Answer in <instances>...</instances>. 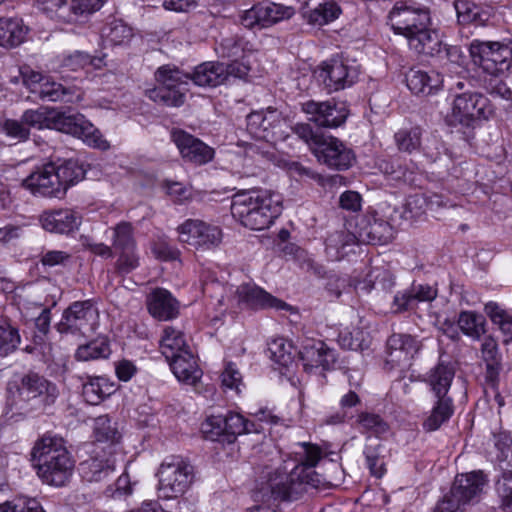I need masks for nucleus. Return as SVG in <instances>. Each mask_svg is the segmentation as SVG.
I'll return each mask as SVG.
<instances>
[{
  "label": "nucleus",
  "mask_w": 512,
  "mask_h": 512,
  "mask_svg": "<svg viewBox=\"0 0 512 512\" xmlns=\"http://www.w3.org/2000/svg\"><path fill=\"white\" fill-rule=\"evenodd\" d=\"M454 8L460 24L485 25L492 17V8L483 7L471 0H455Z\"/></svg>",
  "instance_id": "33"
},
{
  "label": "nucleus",
  "mask_w": 512,
  "mask_h": 512,
  "mask_svg": "<svg viewBox=\"0 0 512 512\" xmlns=\"http://www.w3.org/2000/svg\"><path fill=\"white\" fill-rule=\"evenodd\" d=\"M495 459L500 463L512 464V436L509 432L493 433Z\"/></svg>",
  "instance_id": "49"
},
{
  "label": "nucleus",
  "mask_w": 512,
  "mask_h": 512,
  "mask_svg": "<svg viewBox=\"0 0 512 512\" xmlns=\"http://www.w3.org/2000/svg\"><path fill=\"white\" fill-rule=\"evenodd\" d=\"M18 392L22 399L40 398L44 405L54 403L58 395L56 386L36 373H29L22 378Z\"/></svg>",
  "instance_id": "24"
},
{
  "label": "nucleus",
  "mask_w": 512,
  "mask_h": 512,
  "mask_svg": "<svg viewBox=\"0 0 512 512\" xmlns=\"http://www.w3.org/2000/svg\"><path fill=\"white\" fill-rule=\"evenodd\" d=\"M245 419L238 413L212 415L202 425L205 437L212 441L233 443L238 435L244 434Z\"/></svg>",
  "instance_id": "12"
},
{
  "label": "nucleus",
  "mask_w": 512,
  "mask_h": 512,
  "mask_svg": "<svg viewBox=\"0 0 512 512\" xmlns=\"http://www.w3.org/2000/svg\"><path fill=\"white\" fill-rule=\"evenodd\" d=\"M34 94L42 100L56 102H72V92L69 88L64 87L62 84L54 82L46 78L38 89H33Z\"/></svg>",
  "instance_id": "41"
},
{
  "label": "nucleus",
  "mask_w": 512,
  "mask_h": 512,
  "mask_svg": "<svg viewBox=\"0 0 512 512\" xmlns=\"http://www.w3.org/2000/svg\"><path fill=\"white\" fill-rule=\"evenodd\" d=\"M297 464L290 473H281L278 470L267 473V480L261 483L255 493V505L259 512H280L282 502L296 501L308 492L309 488H316L320 484L318 474L314 468L323 457L322 449L311 443H298L293 452Z\"/></svg>",
  "instance_id": "1"
},
{
  "label": "nucleus",
  "mask_w": 512,
  "mask_h": 512,
  "mask_svg": "<svg viewBox=\"0 0 512 512\" xmlns=\"http://www.w3.org/2000/svg\"><path fill=\"white\" fill-rule=\"evenodd\" d=\"M339 205L344 210L358 212L362 206V197L356 191H345L340 195Z\"/></svg>",
  "instance_id": "58"
},
{
  "label": "nucleus",
  "mask_w": 512,
  "mask_h": 512,
  "mask_svg": "<svg viewBox=\"0 0 512 512\" xmlns=\"http://www.w3.org/2000/svg\"><path fill=\"white\" fill-rule=\"evenodd\" d=\"M221 382L225 388L239 392V387L242 384V376L235 364L231 362L227 363L221 374Z\"/></svg>",
  "instance_id": "55"
},
{
  "label": "nucleus",
  "mask_w": 512,
  "mask_h": 512,
  "mask_svg": "<svg viewBox=\"0 0 512 512\" xmlns=\"http://www.w3.org/2000/svg\"><path fill=\"white\" fill-rule=\"evenodd\" d=\"M437 296V290L430 285L413 284L409 290L398 292L394 296L395 312H402L416 307L418 302L432 301Z\"/></svg>",
  "instance_id": "31"
},
{
  "label": "nucleus",
  "mask_w": 512,
  "mask_h": 512,
  "mask_svg": "<svg viewBox=\"0 0 512 512\" xmlns=\"http://www.w3.org/2000/svg\"><path fill=\"white\" fill-rule=\"evenodd\" d=\"M132 37V28L119 19L107 22L101 29V39L105 47L126 45Z\"/></svg>",
  "instance_id": "36"
},
{
  "label": "nucleus",
  "mask_w": 512,
  "mask_h": 512,
  "mask_svg": "<svg viewBox=\"0 0 512 512\" xmlns=\"http://www.w3.org/2000/svg\"><path fill=\"white\" fill-rule=\"evenodd\" d=\"M29 28L20 18H0V46L16 47L26 38Z\"/></svg>",
  "instance_id": "35"
},
{
  "label": "nucleus",
  "mask_w": 512,
  "mask_h": 512,
  "mask_svg": "<svg viewBox=\"0 0 512 512\" xmlns=\"http://www.w3.org/2000/svg\"><path fill=\"white\" fill-rule=\"evenodd\" d=\"M117 261V269L120 273H130L136 267H138V257L135 254V250L121 251Z\"/></svg>",
  "instance_id": "60"
},
{
  "label": "nucleus",
  "mask_w": 512,
  "mask_h": 512,
  "mask_svg": "<svg viewBox=\"0 0 512 512\" xmlns=\"http://www.w3.org/2000/svg\"><path fill=\"white\" fill-rule=\"evenodd\" d=\"M175 377L186 385L195 386L202 377V370L192 352L184 351L168 360Z\"/></svg>",
  "instance_id": "29"
},
{
  "label": "nucleus",
  "mask_w": 512,
  "mask_h": 512,
  "mask_svg": "<svg viewBox=\"0 0 512 512\" xmlns=\"http://www.w3.org/2000/svg\"><path fill=\"white\" fill-rule=\"evenodd\" d=\"M55 173L61 188H63V197L72 185L84 178L85 171L78 161L69 159L62 162H54Z\"/></svg>",
  "instance_id": "37"
},
{
  "label": "nucleus",
  "mask_w": 512,
  "mask_h": 512,
  "mask_svg": "<svg viewBox=\"0 0 512 512\" xmlns=\"http://www.w3.org/2000/svg\"><path fill=\"white\" fill-rule=\"evenodd\" d=\"M313 154L319 162L336 170L350 168L355 160L353 151L333 136H324L315 142Z\"/></svg>",
  "instance_id": "15"
},
{
  "label": "nucleus",
  "mask_w": 512,
  "mask_h": 512,
  "mask_svg": "<svg viewBox=\"0 0 512 512\" xmlns=\"http://www.w3.org/2000/svg\"><path fill=\"white\" fill-rule=\"evenodd\" d=\"M19 343L18 330L10 324H0V357H5L15 351Z\"/></svg>",
  "instance_id": "51"
},
{
  "label": "nucleus",
  "mask_w": 512,
  "mask_h": 512,
  "mask_svg": "<svg viewBox=\"0 0 512 512\" xmlns=\"http://www.w3.org/2000/svg\"><path fill=\"white\" fill-rule=\"evenodd\" d=\"M112 248L116 252L135 250L133 227L129 222H120L113 228Z\"/></svg>",
  "instance_id": "45"
},
{
  "label": "nucleus",
  "mask_w": 512,
  "mask_h": 512,
  "mask_svg": "<svg viewBox=\"0 0 512 512\" xmlns=\"http://www.w3.org/2000/svg\"><path fill=\"white\" fill-rule=\"evenodd\" d=\"M50 128L82 139L87 145L101 150L109 149V142L82 114L51 110Z\"/></svg>",
  "instance_id": "8"
},
{
  "label": "nucleus",
  "mask_w": 512,
  "mask_h": 512,
  "mask_svg": "<svg viewBox=\"0 0 512 512\" xmlns=\"http://www.w3.org/2000/svg\"><path fill=\"white\" fill-rule=\"evenodd\" d=\"M40 223L46 231L65 234L79 227L81 216L70 209L45 211L40 216Z\"/></svg>",
  "instance_id": "25"
},
{
  "label": "nucleus",
  "mask_w": 512,
  "mask_h": 512,
  "mask_svg": "<svg viewBox=\"0 0 512 512\" xmlns=\"http://www.w3.org/2000/svg\"><path fill=\"white\" fill-rule=\"evenodd\" d=\"M177 231L179 241L186 243L196 250H211L222 241V231L218 226L197 219H188L181 224Z\"/></svg>",
  "instance_id": "11"
},
{
  "label": "nucleus",
  "mask_w": 512,
  "mask_h": 512,
  "mask_svg": "<svg viewBox=\"0 0 512 512\" xmlns=\"http://www.w3.org/2000/svg\"><path fill=\"white\" fill-rule=\"evenodd\" d=\"M493 114L489 99L479 92H463L455 96L452 117L460 124L469 126L475 120H487Z\"/></svg>",
  "instance_id": "10"
},
{
  "label": "nucleus",
  "mask_w": 512,
  "mask_h": 512,
  "mask_svg": "<svg viewBox=\"0 0 512 512\" xmlns=\"http://www.w3.org/2000/svg\"><path fill=\"white\" fill-rule=\"evenodd\" d=\"M340 13L341 9L335 2H326L319 4L310 12L309 21L314 24L324 25L338 18Z\"/></svg>",
  "instance_id": "50"
},
{
  "label": "nucleus",
  "mask_w": 512,
  "mask_h": 512,
  "mask_svg": "<svg viewBox=\"0 0 512 512\" xmlns=\"http://www.w3.org/2000/svg\"><path fill=\"white\" fill-rule=\"evenodd\" d=\"M147 307L149 313L161 321L173 319L179 313L177 300L163 288H156L148 295Z\"/></svg>",
  "instance_id": "27"
},
{
  "label": "nucleus",
  "mask_w": 512,
  "mask_h": 512,
  "mask_svg": "<svg viewBox=\"0 0 512 512\" xmlns=\"http://www.w3.org/2000/svg\"><path fill=\"white\" fill-rule=\"evenodd\" d=\"M2 131L12 139L22 142L28 139L29 129L25 126L23 121L7 119L2 124Z\"/></svg>",
  "instance_id": "54"
},
{
  "label": "nucleus",
  "mask_w": 512,
  "mask_h": 512,
  "mask_svg": "<svg viewBox=\"0 0 512 512\" xmlns=\"http://www.w3.org/2000/svg\"><path fill=\"white\" fill-rule=\"evenodd\" d=\"M25 126L38 129L50 128L51 110L39 108L35 110H26L21 117Z\"/></svg>",
  "instance_id": "52"
},
{
  "label": "nucleus",
  "mask_w": 512,
  "mask_h": 512,
  "mask_svg": "<svg viewBox=\"0 0 512 512\" xmlns=\"http://www.w3.org/2000/svg\"><path fill=\"white\" fill-rule=\"evenodd\" d=\"M383 450L384 447L381 443L370 437L367 439V444L364 448L367 466L371 474L378 478L382 477L385 473L384 462L382 461Z\"/></svg>",
  "instance_id": "43"
},
{
  "label": "nucleus",
  "mask_w": 512,
  "mask_h": 512,
  "mask_svg": "<svg viewBox=\"0 0 512 512\" xmlns=\"http://www.w3.org/2000/svg\"><path fill=\"white\" fill-rule=\"evenodd\" d=\"M275 121L279 123L277 110L252 112L247 116V130L255 139L263 140L262 136L268 131L271 132V126Z\"/></svg>",
  "instance_id": "38"
},
{
  "label": "nucleus",
  "mask_w": 512,
  "mask_h": 512,
  "mask_svg": "<svg viewBox=\"0 0 512 512\" xmlns=\"http://www.w3.org/2000/svg\"><path fill=\"white\" fill-rule=\"evenodd\" d=\"M241 23L246 28L252 29L255 27H262V13L260 11V3L254 5L252 8L246 10L241 16Z\"/></svg>",
  "instance_id": "63"
},
{
  "label": "nucleus",
  "mask_w": 512,
  "mask_h": 512,
  "mask_svg": "<svg viewBox=\"0 0 512 512\" xmlns=\"http://www.w3.org/2000/svg\"><path fill=\"white\" fill-rule=\"evenodd\" d=\"M260 11L262 13L263 28L270 27L294 15V9L292 7L275 2H260Z\"/></svg>",
  "instance_id": "40"
},
{
  "label": "nucleus",
  "mask_w": 512,
  "mask_h": 512,
  "mask_svg": "<svg viewBox=\"0 0 512 512\" xmlns=\"http://www.w3.org/2000/svg\"><path fill=\"white\" fill-rule=\"evenodd\" d=\"M93 434L98 442L114 444L119 442L121 434L108 415H101L94 420Z\"/></svg>",
  "instance_id": "42"
},
{
  "label": "nucleus",
  "mask_w": 512,
  "mask_h": 512,
  "mask_svg": "<svg viewBox=\"0 0 512 512\" xmlns=\"http://www.w3.org/2000/svg\"><path fill=\"white\" fill-rule=\"evenodd\" d=\"M171 139L187 162L204 165L214 158L215 151L212 147L182 129H173Z\"/></svg>",
  "instance_id": "20"
},
{
  "label": "nucleus",
  "mask_w": 512,
  "mask_h": 512,
  "mask_svg": "<svg viewBox=\"0 0 512 512\" xmlns=\"http://www.w3.org/2000/svg\"><path fill=\"white\" fill-rule=\"evenodd\" d=\"M354 238L362 243L384 245L392 240L393 229L388 222L381 219L363 220Z\"/></svg>",
  "instance_id": "30"
},
{
  "label": "nucleus",
  "mask_w": 512,
  "mask_h": 512,
  "mask_svg": "<svg viewBox=\"0 0 512 512\" xmlns=\"http://www.w3.org/2000/svg\"><path fill=\"white\" fill-rule=\"evenodd\" d=\"M455 375L451 363L440 361L428 374V384L437 398L431 414L424 421L423 428L426 431H435L447 422L454 413L452 398L447 396Z\"/></svg>",
  "instance_id": "4"
},
{
  "label": "nucleus",
  "mask_w": 512,
  "mask_h": 512,
  "mask_svg": "<svg viewBox=\"0 0 512 512\" xmlns=\"http://www.w3.org/2000/svg\"><path fill=\"white\" fill-rule=\"evenodd\" d=\"M469 52L473 63L489 75L512 73V41L473 40Z\"/></svg>",
  "instance_id": "6"
},
{
  "label": "nucleus",
  "mask_w": 512,
  "mask_h": 512,
  "mask_svg": "<svg viewBox=\"0 0 512 512\" xmlns=\"http://www.w3.org/2000/svg\"><path fill=\"white\" fill-rule=\"evenodd\" d=\"M20 75L22 77L23 84L27 86L33 93V89H38L40 84L46 79L40 72L34 71L29 66H23L20 68Z\"/></svg>",
  "instance_id": "61"
},
{
  "label": "nucleus",
  "mask_w": 512,
  "mask_h": 512,
  "mask_svg": "<svg viewBox=\"0 0 512 512\" xmlns=\"http://www.w3.org/2000/svg\"><path fill=\"white\" fill-rule=\"evenodd\" d=\"M497 492L503 508L512 511V475H504L503 479L497 482Z\"/></svg>",
  "instance_id": "57"
},
{
  "label": "nucleus",
  "mask_w": 512,
  "mask_h": 512,
  "mask_svg": "<svg viewBox=\"0 0 512 512\" xmlns=\"http://www.w3.org/2000/svg\"><path fill=\"white\" fill-rule=\"evenodd\" d=\"M461 331L473 338H479L484 333V318L474 312L463 311L458 318Z\"/></svg>",
  "instance_id": "48"
},
{
  "label": "nucleus",
  "mask_w": 512,
  "mask_h": 512,
  "mask_svg": "<svg viewBox=\"0 0 512 512\" xmlns=\"http://www.w3.org/2000/svg\"><path fill=\"white\" fill-rule=\"evenodd\" d=\"M281 194L268 189L238 191L232 197L231 214L241 225L251 230L269 228L283 210Z\"/></svg>",
  "instance_id": "2"
},
{
  "label": "nucleus",
  "mask_w": 512,
  "mask_h": 512,
  "mask_svg": "<svg viewBox=\"0 0 512 512\" xmlns=\"http://www.w3.org/2000/svg\"><path fill=\"white\" fill-rule=\"evenodd\" d=\"M422 130L420 127L402 128L394 135L398 150L412 153L421 147Z\"/></svg>",
  "instance_id": "44"
},
{
  "label": "nucleus",
  "mask_w": 512,
  "mask_h": 512,
  "mask_svg": "<svg viewBox=\"0 0 512 512\" xmlns=\"http://www.w3.org/2000/svg\"><path fill=\"white\" fill-rule=\"evenodd\" d=\"M391 28L396 34L406 39L411 37L425 25H431L430 13L427 9H415L407 6H394L388 15Z\"/></svg>",
  "instance_id": "17"
},
{
  "label": "nucleus",
  "mask_w": 512,
  "mask_h": 512,
  "mask_svg": "<svg viewBox=\"0 0 512 512\" xmlns=\"http://www.w3.org/2000/svg\"><path fill=\"white\" fill-rule=\"evenodd\" d=\"M59 183L54 162H49L37 167L23 180L22 185L33 195L61 199L63 198V188Z\"/></svg>",
  "instance_id": "19"
},
{
  "label": "nucleus",
  "mask_w": 512,
  "mask_h": 512,
  "mask_svg": "<svg viewBox=\"0 0 512 512\" xmlns=\"http://www.w3.org/2000/svg\"><path fill=\"white\" fill-rule=\"evenodd\" d=\"M160 496L165 499L183 495L194 482V467L181 457L166 459L158 470Z\"/></svg>",
  "instance_id": "7"
},
{
  "label": "nucleus",
  "mask_w": 512,
  "mask_h": 512,
  "mask_svg": "<svg viewBox=\"0 0 512 512\" xmlns=\"http://www.w3.org/2000/svg\"><path fill=\"white\" fill-rule=\"evenodd\" d=\"M299 356L306 371L322 367L329 370L336 361L335 353L323 341L304 338L301 341Z\"/></svg>",
  "instance_id": "23"
},
{
  "label": "nucleus",
  "mask_w": 512,
  "mask_h": 512,
  "mask_svg": "<svg viewBox=\"0 0 512 512\" xmlns=\"http://www.w3.org/2000/svg\"><path fill=\"white\" fill-rule=\"evenodd\" d=\"M358 76L357 66L350 64L348 60L337 58L324 62L318 70L319 79L330 92L352 86Z\"/></svg>",
  "instance_id": "13"
},
{
  "label": "nucleus",
  "mask_w": 512,
  "mask_h": 512,
  "mask_svg": "<svg viewBox=\"0 0 512 512\" xmlns=\"http://www.w3.org/2000/svg\"><path fill=\"white\" fill-rule=\"evenodd\" d=\"M79 470L83 479L88 482H102L114 477L115 458L113 452L110 451L105 457L97 455L83 461L80 463Z\"/></svg>",
  "instance_id": "28"
},
{
  "label": "nucleus",
  "mask_w": 512,
  "mask_h": 512,
  "mask_svg": "<svg viewBox=\"0 0 512 512\" xmlns=\"http://www.w3.org/2000/svg\"><path fill=\"white\" fill-rule=\"evenodd\" d=\"M482 357L486 362V366L488 369H491L496 366L497 364V355H498V348L496 341L491 338L487 337L484 339L482 343Z\"/></svg>",
  "instance_id": "62"
},
{
  "label": "nucleus",
  "mask_w": 512,
  "mask_h": 512,
  "mask_svg": "<svg viewBox=\"0 0 512 512\" xmlns=\"http://www.w3.org/2000/svg\"><path fill=\"white\" fill-rule=\"evenodd\" d=\"M71 261V254L62 250L43 251L40 257V263L44 267H66Z\"/></svg>",
  "instance_id": "53"
},
{
  "label": "nucleus",
  "mask_w": 512,
  "mask_h": 512,
  "mask_svg": "<svg viewBox=\"0 0 512 512\" xmlns=\"http://www.w3.org/2000/svg\"><path fill=\"white\" fill-rule=\"evenodd\" d=\"M236 296L239 304L252 309H268L290 311L292 307L286 302L274 297L261 287L244 283L237 287Z\"/></svg>",
  "instance_id": "22"
},
{
  "label": "nucleus",
  "mask_w": 512,
  "mask_h": 512,
  "mask_svg": "<svg viewBox=\"0 0 512 512\" xmlns=\"http://www.w3.org/2000/svg\"><path fill=\"white\" fill-rule=\"evenodd\" d=\"M292 131L303 141H305L313 151V147H315V142L322 139L324 136L317 135L310 124L308 123H297L292 127Z\"/></svg>",
  "instance_id": "59"
},
{
  "label": "nucleus",
  "mask_w": 512,
  "mask_h": 512,
  "mask_svg": "<svg viewBox=\"0 0 512 512\" xmlns=\"http://www.w3.org/2000/svg\"><path fill=\"white\" fill-rule=\"evenodd\" d=\"M110 352L109 344L105 339H96L80 346L76 351L75 357L80 361H89L107 358Z\"/></svg>",
  "instance_id": "46"
},
{
  "label": "nucleus",
  "mask_w": 512,
  "mask_h": 512,
  "mask_svg": "<svg viewBox=\"0 0 512 512\" xmlns=\"http://www.w3.org/2000/svg\"><path fill=\"white\" fill-rule=\"evenodd\" d=\"M485 482L486 480L481 471L458 475L450 492L442 500L456 502L458 512H462V506L481 493Z\"/></svg>",
  "instance_id": "21"
},
{
  "label": "nucleus",
  "mask_w": 512,
  "mask_h": 512,
  "mask_svg": "<svg viewBox=\"0 0 512 512\" xmlns=\"http://www.w3.org/2000/svg\"><path fill=\"white\" fill-rule=\"evenodd\" d=\"M426 193H415L410 195L406 200V211H408L412 217H417L424 214L427 211Z\"/></svg>",
  "instance_id": "56"
},
{
  "label": "nucleus",
  "mask_w": 512,
  "mask_h": 512,
  "mask_svg": "<svg viewBox=\"0 0 512 512\" xmlns=\"http://www.w3.org/2000/svg\"><path fill=\"white\" fill-rule=\"evenodd\" d=\"M30 455L32 465L44 483L61 487L69 480L74 462L62 438L41 437L35 442Z\"/></svg>",
  "instance_id": "3"
},
{
  "label": "nucleus",
  "mask_w": 512,
  "mask_h": 512,
  "mask_svg": "<svg viewBox=\"0 0 512 512\" xmlns=\"http://www.w3.org/2000/svg\"><path fill=\"white\" fill-rule=\"evenodd\" d=\"M430 26L425 25L424 29L417 31L407 41L410 49L416 53L434 57L442 53V40L439 33Z\"/></svg>",
  "instance_id": "32"
},
{
  "label": "nucleus",
  "mask_w": 512,
  "mask_h": 512,
  "mask_svg": "<svg viewBox=\"0 0 512 512\" xmlns=\"http://www.w3.org/2000/svg\"><path fill=\"white\" fill-rule=\"evenodd\" d=\"M420 346V342L409 334H392L386 342L385 369L409 367L412 359L420 350Z\"/></svg>",
  "instance_id": "14"
},
{
  "label": "nucleus",
  "mask_w": 512,
  "mask_h": 512,
  "mask_svg": "<svg viewBox=\"0 0 512 512\" xmlns=\"http://www.w3.org/2000/svg\"><path fill=\"white\" fill-rule=\"evenodd\" d=\"M301 110L310 122L322 128H337L347 119L348 111L344 106H338L333 100H308L301 103Z\"/></svg>",
  "instance_id": "16"
},
{
  "label": "nucleus",
  "mask_w": 512,
  "mask_h": 512,
  "mask_svg": "<svg viewBox=\"0 0 512 512\" xmlns=\"http://www.w3.org/2000/svg\"><path fill=\"white\" fill-rule=\"evenodd\" d=\"M441 60H446L452 64L462 65L465 61V56L462 49L455 45H443L442 53L437 55Z\"/></svg>",
  "instance_id": "64"
},
{
  "label": "nucleus",
  "mask_w": 512,
  "mask_h": 512,
  "mask_svg": "<svg viewBox=\"0 0 512 512\" xmlns=\"http://www.w3.org/2000/svg\"><path fill=\"white\" fill-rule=\"evenodd\" d=\"M117 390L116 384L102 376H87L82 393L86 402L97 405Z\"/></svg>",
  "instance_id": "34"
},
{
  "label": "nucleus",
  "mask_w": 512,
  "mask_h": 512,
  "mask_svg": "<svg viewBox=\"0 0 512 512\" xmlns=\"http://www.w3.org/2000/svg\"><path fill=\"white\" fill-rule=\"evenodd\" d=\"M160 348L162 354L167 360L172 359L178 354L184 353V351H189V347L186 344L183 333L171 326L164 328L163 335L160 340Z\"/></svg>",
  "instance_id": "39"
},
{
  "label": "nucleus",
  "mask_w": 512,
  "mask_h": 512,
  "mask_svg": "<svg viewBox=\"0 0 512 512\" xmlns=\"http://www.w3.org/2000/svg\"><path fill=\"white\" fill-rule=\"evenodd\" d=\"M406 83L412 93L427 96L437 92L441 88L443 77L434 70L425 71L411 68L406 73Z\"/></svg>",
  "instance_id": "26"
},
{
  "label": "nucleus",
  "mask_w": 512,
  "mask_h": 512,
  "mask_svg": "<svg viewBox=\"0 0 512 512\" xmlns=\"http://www.w3.org/2000/svg\"><path fill=\"white\" fill-rule=\"evenodd\" d=\"M357 423L366 432L376 437H383L389 432L388 423L379 415L368 412H361L358 415Z\"/></svg>",
  "instance_id": "47"
},
{
  "label": "nucleus",
  "mask_w": 512,
  "mask_h": 512,
  "mask_svg": "<svg viewBox=\"0 0 512 512\" xmlns=\"http://www.w3.org/2000/svg\"><path fill=\"white\" fill-rule=\"evenodd\" d=\"M155 80L158 86L147 91L151 100L169 107L184 104L191 74L180 70L174 64H165L157 68Z\"/></svg>",
  "instance_id": "5"
},
{
  "label": "nucleus",
  "mask_w": 512,
  "mask_h": 512,
  "mask_svg": "<svg viewBox=\"0 0 512 512\" xmlns=\"http://www.w3.org/2000/svg\"><path fill=\"white\" fill-rule=\"evenodd\" d=\"M98 318L99 312L92 300L75 301L64 310L56 329L61 334L86 335L96 329Z\"/></svg>",
  "instance_id": "9"
},
{
  "label": "nucleus",
  "mask_w": 512,
  "mask_h": 512,
  "mask_svg": "<svg viewBox=\"0 0 512 512\" xmlns=\"http://www.w3.org/2000/svg\"><path fill=\"white\" fill-rule=\"evenodd\" d=\"M247 74V68L233 63L226 65L219 62H206L198 65L191 80L198 86L216 87L225 83L230 76L242 77Z\"/></svg>",
  "instance_id": "18"
}]
</instances>
